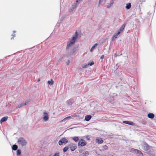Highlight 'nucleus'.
Returning a JSON list of instances; mask_svg holds the SVG:
<instances>
[{"label":"nucleus","mask_w":156,"mask_h":156,"mask_svg":"<svg viewBox=\"0 0 156 156\" xmlns=\"http://www.w3.org/2000/svg\"><path fill=\"white\" fill-rule=\"evenodd\" d=\"M17 142L19 144L22 146H25L27 144V142L22 137L19 138Z\"/></svg>","instance_id":"obj_1"},{"label":"nucleus","mask_w":156,"mask_h":156,"mask_svg":"<svg viewBox=\"0 0 156 156\" xmlns=\"http://www.w3.org/2000/svg\"><path fill=\"white\" fill-rule=\"evenodd\" d=\"M146 153L151 156H155L154 150L151 146H150L148 149V150L146 151Z\"/></svg>","instance_id":"obj_2"},{"label":"nucleus","mask_w":156,"mask_h":156,"mask_svg":"<svg viewBox=\"0 0 156 156\" xmlns=\"http://www.w3.org/2000/svg\"><path fill=\"white\" fill-rule=\"evenodd\" d=\"M78 32L76 31L75 32V34L73 35L70 41L75 44L76 41L78 37Z\"/></svg>","instance_id":"obj_3"},{"label":"nucleus","mask_w":156,"mask_h":156,"mask_svg":"<svg viewBox=\"0 0 156 156\" xmlns=\"http://www.w3.org/2000/svg\"><path fill=\"white\" fill-rule=\"evenodd\" d=\"M150 147V146L148 144L145 142H143L142 144V148L144 150L146 151Z\"/></svg>","instance_id":"obj_4"},{"label":"nucleus","mask_w":156,"mask_h":156,"mask_svg":"<svg viewBox=\"0 0 156 156\" xmlns=\"http://www.w3.org/2000/svg\"><path fill=\"white\" fill-rule=\"evenodd\" d=\"M68 141V140L65 138H62L61 139L58 141V144L60 146H61L63 143L66 144Z\"/></svg>","instance_id":"obj_5"},{"label":"nucleus","mask_w":156,"mask_h":156,"mask_svg":"<svg viewBox=\"0 0 156 156\" xmlns=\"http://www.w3.org/2000/svg\"><path fill=\"white\" fill-rule=\"evenodd\" d=\"M74 44V43L71 41L67 42V45L66 49V51H68L69 50V49Z\"/></svg>","instance_id":"obj_6"},{"label":"nucleus","mask_w":156,"mask_h":156,"mask_svg":"<svg viewBox=\"0 0 156 156\" xmlns=\"http://www.w3.org/2000/svg\"><path fill=\"white\" fill-rule=\"evenodd\" d=\"M87 143L86 141L82 139H80L79 141L78 145L81 147H83L86 145Z\"/></svg>","instance_id":"obj_7"},{"label":"nucleus","mask_w":156,"mask_h":156,"mask_svg":"<svg viewBox=\"0 0 156 156\" xmlns=\"http://www.w3.org/2000/svg\"><path fill=\"white\" fill-rule=\"evenodd\" d=\"M131 151L132 152H134L135 153L139 154L140 156H143V154L142 152L137 149L132 148L131 149Z\"/></svg>","instance_id":"obj_8"},{"label":"nucleus","mask_w":156,"mask_h":156,"mask_svg":"<svg viewBox=\"0 0 156 156\" xmlns=\"http://www.w3.org/2000/svg\"><path fill=\"white\" fill-rule=\"evenodd\" d=\"M48 114L47 113L45 112H44L43 120L45 121H47L48 120Z\"/></svg>","instance_id":"obj_9"},{"label":"nucleus","mask_w":156,"mask_h":156,"mask_svg":"<svg viewBox=\"0 0 156 156\" xmlns=\"http://www.w3.org/2000/svg\"><path fill=\"white\" fill-rule=\"evenodd\" d=\"M29 102V101H25L24 103H22L21 104L18 105L16 107V108L17 109L19 108H20L21 107L25 105H26L27 104H28Z\"/></svg>","instance_id":"obj_10"},{"label":"nucleus","mask_w":156,"mask_h":156,"mask_svg":"<svg viewBox=\"0 0 156 156\" xmlns=\"http://www.w3.org/2000/svg\"><path fill=\"white\" fill-rule=\"evenodd\" d=\"M77 47H74L71 50L70 52L69 53V55L70 56L73 55H74V53L76 51V49Z\"/></svg>","instance_id":"obj_11"},{"label":"nucleus","mask_w":156,"mask_h":156,"mask_svg":"<svg viewBox=\"0 0 156 156\" xmlns=\"http://www.w3.org/2000/svg\"><path fill=\"white\" fill-rule=\"evenodd\" d=\"M74 102V100L73 99L71 98L66 101L67 105H72Z\"/></svg>","instance_id":"obj_12"},{"label":"nucleus","mask_w":156,"mask_h":156,"mask_svg":"<svg viewBox=\"0 0 156 156\" xmlns=\"http://www.w3.org/2000/svg\"><path fill=\"white\" fill-rule=\"evenodd\" d=\"M126 22L124 23L122 25V26H121V27L120 28L119 30L118 31V32H120V33H122L123 31V30H124V29L125 27V26L126 25Z\"/></svg>","instance_id":"obj_13"},{"label":"nucleus","mask_w":156,"mask_h":156,"mask_svg":"<svg viewBox=\"0 0 156 156\" xmlns=\"http://www.w3.org/2000/svg\"><path fill=\"white\" fill-rule=\"evenodd\" d=\"M123 123L128 124L131 126H133L134 125V123L132 122L129 121H124L123 122Z\"/></svg>","instance_id":"obj_14"},{"label":"nucleus","mask_w":156,"mask_h":156,"mask_svg":"<svg viewBox=\"0 0 156 156\" xmlns=\"http://www.w3.org/2000/svg\"><path fill=\"white\" fill-rule=\"evenodd\" d=\"M120 32H118L117 33H115L113 35L112 38V39L113 41L114 39L117 38L118 35L120 34Z\"/></svg>","instance_id":"obj_15"},{"label":"nucleus","mask_w":156,"mask_h":156,"mask_svg":"<svg viewBox=\"0 0 156 156\" xmlns=\"http://www.w3.org/2000/svg\"><path fill=\"white\" fill-rule=\"evenodd\" d=\"M147 117L149 118L153 119L155 115L153 113H149L148 114Z\"/></svg>","instance_id":"obj_16"},{"label":"nucleus","mask_w":156,"mask_h":156,"mask_svg":"<svg viewBox=\"0 0 156 156\" xmlns=\"http://www.w3.org/2000/svg\"><path fill=\"white\" fill-rule=\"evenodd\" d=\"M77 147L75 144H72L70 147V149L72 151H73Z\"/></svg>","instance_id":"obj_17"},{"label":"nucleus","mask_w":156,"mask_h":156,"mask_svg":"<svg viewBox=\"0 0 156 156\" xmlns=\"http://www.w3.org/2000/svg\"><path fill=\"white\" fill-rule=\"evenodd\" d=\"M7 119L8 117L6 116L3 117L1 119L0 121V122L1 123H2V122L6 121L7 120Z\"/></svg>","instance_id":"obj_18"},{"label":"nucleus","mask_w":156,"mask_h":156,"mask_svg":"<svg viewBox=\"0 0 156 156\" xmlns=\"http://www.w3.org/2000/svg\"><path fill=\"white\" fill-rule=\"evenodd\" d=\"M91 118V116L90 115H87L85 116V120L86 121H89Z\"/></svg>","instance_id":"obj_19"},{"label":"nucleus","mask_w":156,"mask_h":156,"mask_svg":"<svg viewBox=\"0 0 156 156\" xmlns=\"http://www.w3.org/2000/svg\"><path fill=\"white\" fill-rule=\"evenodd\" d=\"M98 45V44L97 43H96L94 44L91 47L90 49V52H92V51H93V50L96 47H97V46Z\"/></svg>","instance_id":"obj_20"},{"label":"nucleus","mask_w":156,"mask_h":156,"mask_svg":"<svg viewBox=\"0 0 156 156\" xmlns=\"http://www.w3.org/2000/svg\"><path fill=\"white\" fill-rule=\"evenodd\" d=\"M131 6V4L130 3H127L126 6V8L127 9H129L130 8Z\"/></svg>","instance_id":"obj_21"},{"label":"nucleus","mask_w":156,"mask_h":156,"mask_svg":"<svg viewBox=\"0 0 156 156\" xmlns=\"http://www.w3.org/2000/svg\"><path fill=\"white\" fill-rule=\"evenodd\" d=\"M113 4V0H112L110 1L109 4V5L107 6V7L108 8H110L112 6V5Z\"/></svg>","instance_id":"obj_22"},{"label":"nucleus","mask_w":156,"mask_h":156,"mask_svg":"<svg viewBox=\"0 0 156 156\" xmlns=\"http://www.w3.org/2000/svg\"><path fill=\"white\" fill-rule=\"evenodd\" d=\"M18 146L16 144L13 145L12 147V149L14 151H16L17 150Z\"/></svg>","instance_id":"obj_23"},{"label":"nucleus","mask_w":156,"mask_h":156,"mask_svg":"<svg viewBox=\"0 0 156 156\" xmlns=\"http://www.w3.org/2000/svg\"><path fill=\"white\" fill-rule=\"evenodd\" d=\"M72 139L76 142H77L79 140V137L78 136H75L72 138Z\"/></svg>","instance_id":"obj_24"},{"label":"nucleus","mask_w":156,"mask_h":156,"mask_svg":"<svg viewBox=\"0 0 156 156\" xmlns=\"http://www.w3.org/2000/svg\"><path fill=\"white\" fill-rule=\"evenodd\" d=\"M89 154V153L88 151H85L83 154L82 156H87Z\"/></svg>","instance_id":"obj_25"},{"label":"nucleus","mask_w":156,"mask_h":156,"mask_svg":"<svg viewBox=\"0 0 156 156\" xmlns=\"http://www.w3.org/2000/svg\"><path fill=\"white\" fill-rule=\"evenodd\" d=\"M17 156H20L21 154V151L20 149H18L17 150Z\"/></svg>","instance_id":"obj_26"},{"label":"nucleus","mask_w":156,"mask_h":156,"mask_svg":"<svg viewBox=\"0 0 156 156\" xmlns=\"http://www.w3.org/2000/svg\"><path fill=\"white\" fill-rule=\"evenodd\" d=\"M48 83L49 85H52L53 84V80L51 79L50 81H48Z\"/></svg>","instance_id":"obj_27"},{"label":"nucleus","mask_w":156,"mask_h":156,"mask_svg":"<svg viewBox=\"0 0 156 156\" xmlns=\"http://www.w3.org/2000/svg\"><path fill=\"white\" fill-rule=\"evenodd\" d=\"M97 140L99 144H102L103 142V140L101 139H98Z\"/></svg>","instance_id":"obj_28"},{"label":"nucleus","mask_w":156,"mask_h":156,"mask_svg":"<svg viewBox=\"0 0 156 156\" xmlns=\"http://www.w3.org/2000/svg\"><path fill=\"white\" fill-rule=\"evenodd\" d=\"M69 147L68 146H66L63 149V151L64 152H66L68 149Z\"/></svg>","instance_id":"obj_29"},{"label":"nucleus","mask_w":156,"mask_h":156,"mask_svg":"<svg viewBox=\"0 0 156 156\" xmlns=\"http://www.w3.org/2000/svg\"><path fill=\"white\" fill-rule=\"evenodd\" d=\"M103 148L105 150H107L108 149V146L106 145H104L103 146Z\"/></svg>","instance_id":"obj_30"},{"label":"nucleus","mask_w":156,"mask_h":156,"mask_svg":"<svg viewBox=\"0 0 156 156\" xmlns=\"http://www.w3.org/2000/svg\"><path fill=\"white\" fill-rule=\"evenodd\" d=\"M77 6V4L76 3H75L74 5H72V7L74 9L76 8Z\"/></svg>","instance_id":"obj_31"},{"label":"nucleus","mask_w":156,"mask_h":156,"mask_svg":"<svg viewBox=\"0 0 156 156\" xmlns=\"http://www.w3.org/2000/svg\"><path fill=\"white\" fill-rule=\"evenodd\" d=\"M94 64V62L93 61H92L91 62H90L88 64V65H90V66H92Z\"/></svg>","instance_id":"obj_32"},{"label":"nucleus","mask_w":156,"mask_h":156,"mask_svg":"<svg viewBox=\"0 0 156 156\" xmlns=\"http://www.w3.org/2000/svg\"><path fill=\"white\" fill-rule=\"evenodd\" d=\"M88 66V64H84V65H83L82 66V67L83 68H87V66Z\"/></svg>","instance_id":"obj_33"},{"label":"nucleus","mask_w":156,"mask_h":156,"mask_svg":"<svg viewBox=\"0 0 156 156\" xmlns=\"http://www.w3.org/2000/svg\"><path fill=\"white\" fill-rule=\"evenodd\" d=\"M74 10V9L72 7L69 10V12H72Z\"/></svg>","instance_id":"obj_34"},{"label":"nucleus","mask_w":156,"mask_h":156,"mask_svg":"<svg viewBox=\"0 0 156 156\" xmlns=\"http://www.w3.org/2000/svg\"><path fill=\"white\" fill-rule=\"evenodd\" d=\"M11 36H12V37L11 38V40H12V39H13V37H15V34H12L11 35Z\"/></svg>","instance_id":"obj_35"},{"label":"nucleus","mask_w":156,"mask_h":156,"mask_svg":"<svg viewBox=\"0 0 156 156\" xmlns=\"http://www.w3.org/2000/svg\"><path fill=\"white\" fill-rule=\"evenodd\" d=\"M53 156H59V153H56L54 154Z\"/></svg>","instance_id":"obj_36"},{"label":"nucleus","mask_w":156,"mask_h":156,"mask_svg":"<svg viewBox=\"0 0 156 156\" xmlns=\"http://www.w3.org/2000/svg\"><path fill=\"white\" fill-rule=\"evenodd\" d=\"M122 55V54L121 53L120 55H116V54H114V55H115V57H117V56H120V55Z\"/></svg>","instance_id":"obj_37"},{"label":"nucleus","mask_w":156,"mask_h":156,"mask_svg":"<svg viewBox=\"0 0 156 156\" xmlns=\"http://www.w3.org/2000/svg\"><path fill=\"white\" fill-rule=\"evenodd\" d=\"M70 62V61L68 60L66 62V64L67 65H68Z\"/></svg>","instance_id":"obj_38"},{"label":"nucleus","mask_w":156,"mask_h":156,"mask_svg":"<svg viewBox=\"0 0 156 156\" xmlns=\"http://www.w3.org/2000/svg\"><path fill=\"white\" fill-rule=\"evenodd\" d=\"M71 118V117L70 116H67V117H66V118H65V119H66L67 120V119H69Z\"/></svg>","instance_id":"obj_39"},{"label":"nucleus","mask_w":156,"mask_h":156,"mask_svg":"<svg viewBox=\"0 0 156 156\" xmlns=\"http://www.w3.org/2000/svg\"><path fill=\"white\" fill-rule=\"evenodd\" d=\"M66 120H67V119H65V118L61 121V122H65Z\"/></svg>","instance_id":"obj_40"},{"label":"nucleus","mask_w":156,"mask_h":156,"mask_svg":"<svg viewBox=\"0 0 156 156\" xmlns=\"http://www.w3.org/2000/svg\"><path fill=\"white\" fill-rule=\"evenodd\" d=\"M66 120H67V119H65V118L61 121V122H65Z\"/></svg>","instance_id":"obj_41"},{"label":"nucleus","mask_w":156,"mask_h":156,"mask_svg":"<svg viewBox=\"0 0 156 156\" xmlns=\"http://www.w3.org/2000/svg\"><path fill=\"white\" fill-rule=\"evenodd\" d=\"M104 57V55H102L101 56V57H100V58L101 59H103Z\"/></svg>","instance_id":"obj_42"},{"label":"nucleus","mask_w":156,"mask_h":156,"mask_svg":"<svg viewBox=\"0 0 156 156\" xmlns=\"http://www.w3.org/2000/svg\"><path fill=\"white\" fill-rule=\"evenodd\" d=\"M140 2H144L146 0H140Z\"/></svg>","instance_id":"obj_43"},{"label":"nucleus","mask_w":156,"mask_h":156,"mask_svg":"<svg viewBox=\"0 0 156 156\" xmlns=\"http://www.w3.org/2000/svg\"><path fill=\"white\" fill-rule=\"evenodd\" d=\"M135 21H136V22H138L139 21L138 20V19H136V18L135 19Z\"/></svg>","instance_id":"obj_44"},{"label":"nucleus","mask_w":156,"mask_h":156,"mask_svg":"<svg viewBox=\"0 0 156 156\" xmlns=\"http://www.w3.org/2000/svg\"><path fill=\"white\" fill-rule=\"evenodd\" d=\"M102 0H99V4H100L101 3V2H102Z\"/></svg>","instance_id":"obj_45"},{"label":"nucleus","mask_w":156,"mask_h":156,"mask_svg":"<svg viewBox=\"0 0 156 156\" xmlns=\"http://www.w3.org/2000/svg\"><path fill=\"white\" fill-rule=\"evenodd\" d=\"M78 2H79V0H76V3H78Z\"/></svg>","instance_id":"obj_46"},{"label":"nucleus","mask_w":156,"mask_h":156,"mask_svg":"<svg viewBox=\"0 0 156 156\" xmlns=\"http://www.w3.org/2000/svg\"><path fill=\"white\" fill-rule=\"evenodd\" d=\"M13 33H15V32H16V31H15V30H13Z\"/></svg>","instance_id":"obj_47"},{"label":"nucleus","mask_w":156,"mask_h":156,"mask_svg":"<svg viewBox=\"0 0 156 156\" xmlns=\"http://www.w3.org/2000/svg\"><path fill=\"white\" fill-rule=\"evenodd\" d=\"M115 87H116V88H118V86H115Z\"/></svg>","instance_id":"obj_48"},{"label":"nucleus","mask_w":156,"mask_h":156,"mask_svg":"<svg viewBox=\"0 0 156 156\" xmlns=\"http://www.w3.org/2000/svg\"><path fill=\"white\" fill-rule=\"evenodd\" d=\"M40 81V79H38V80H37V81L38 82H39Z\"/></svg>","instance_id":"obj_49"},{"label":"nucleus","mask_w":156,"mask_h":156,"mask_svg":"<svg viewBox=\"0 0 156 156\" xmlns=\"http://www.w3.org/2000/svg\"><path fill=\"white\" fill-rule=\"evenodd\" d=\"M73 128H71L70 129H73Z\"/></svg>","instance_id":"obj_50"},{"label":"nucleus","mask_w":156,"mask_h":156,"mask_svg":"<svg viewBox=\"0 0 156 156\" xmlns=\"http://www.w3.org/2000/svg\"><path fill=\"white\" fill-rule=\"evenodd\" d=\"M80 1H81V0H79Z\"/></svg>","instance_id":"obj_51"},{"label":"nucleus","mask_w":156,"mask_h":156,"mask_svg":"<svg viewBox=\"0 0 156 156\" xmlns=\"http://www.w3.org/2000/svg\"><path fill=\"white\" fill-rule=\"evenodd\" d=\"M49 156H51V155H49Z\"/></svg>","instance_id":"obj_52"}]
</instances>
